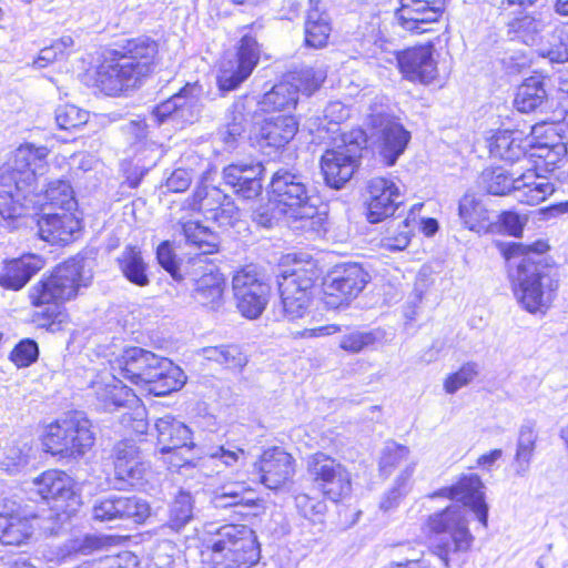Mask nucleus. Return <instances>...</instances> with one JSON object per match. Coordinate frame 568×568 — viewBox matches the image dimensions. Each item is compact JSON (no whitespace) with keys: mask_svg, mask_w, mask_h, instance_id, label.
<instances>
[{"mask_svg":"<svg viewBox=\"0 0 568 568\" xmlns=\"http://www.w3.org/2000/svg\"><path fill=\"white\" fill-rule=\"evenodd\" d=\"M515 179L504 169L494 168L481 173L479 184L488 194L505 195L511 192L515 195Z\"/></svg>","mask_w":568,"mask_h":568,"instance_id":"nucleus-45","label":"nucleus"},{"mask_svg":"<svg viewBox=\"0 0 568 568\" xmlns=\"http://www.w3.org/2000/svg\"><path fill=\"white\" fill-rule=\"evenodd\" d=\"M192 181V170L178 168L166 179V187L171 192H184L190 187Z\"/></svg>","mask_w":568,"mask_h":568,"instance_id":"nucleus-64","label":"nucleus"},{"mask_svg":"<svg viewBox=\"0 0 568 568\" xmlns=\"http://www.w3.org/2000/svg\"><path fill=\"white\" fill-rule=\"evenodd\" d=\"M102 395L101 400L105 410H124L121 415V423L136 434L146 433V410L136 393H102Z\"/></svg>","mask_w":568,"mask_h":568,"instance_id":"nucleus-24","label":"nucleus"},{"mask_svg":"<svg viewBox=\"0 0 568 568\" xmlns=\"http://www.w3.org/2000/svg\"><path fill=\"white\" fill-rule=\"evenodd\" d=\"M545 78L536 74L527 78L518 88L515 106L519 112L528 113L539 108L546 100Z\"/></svg>","mask_w":568,"mask_h":568,"instance_id":"nucleus-37","label":"nucleus"},{"mask_svg":"<svg viewBox=\"0 0 568 568\" xmlns=\"http://www.w3.org/2000/svg\"><path fill=\"white\" fill-rule=\"evenodd\" d=\"M92 277L89 261L84 257L75 256L55 266L49 276H43L29 291L31 304L44 307L34 313L33 321L43 327L52 325L60 314V305L74 298L79 288L87 287Z\"/></svg>","mask_w":568,"mask_h":568,"instance_id":"nucleus-6","label":"nucleus"},{"mask_svg":"<svg viewBox=\"0 0 568 568\" xmlns=\"http://www.w3.org/2000/svg\"><path fill=\"white\" fill-rule=\"evenodd\" d=\"M537 440V434L530 424L523 425L517 440V450L515 460L517 473L524 474L530 464Z\"/></svg>","mask_w":568,"mask_h":568,"instance_id":"nucleus-48","label":"nucleus"},{"mask_svg":"<svg viewBox=\"0 0 568 568\" xmlns=\"http://www.w3.org/2000/svg\"><path fill=\"white\" fill-rule=\"evenodd\" d=\"M315 280L316 273L313 270L296 267L285 271L277 281L280 295L312 296Z\"/></svg>","mask_w":568,"mask_h":568,"instance_id":"nucleus-35","label":"nucleus"},{"mask_svg":"<svg viewBox=\"0 0 568 568\" xmlns=\"http://www.w3.org/2000/svg\"><path fill=\"white\" fill-rule=\"evenodd\" d=\"M92 424L80 410H72L48 425L43 436L47 453L60 458L82 457L94 444Z\"/></svg>","mask_w":568,"mask_h":568,"instance_id":"nucleus-10","label":"nucleus"},{"mask_svg":"<svg viewBox=\"0 0 568 568\" xmlns=\"http://www.w3.org/2000/svg\"><path fill=\"white\" fill-rule=\"evenodd\" d=\"M119 267L124 277L136 286H146L150 283L148 265L142 257L140 248L126 246L118 257Z\"/></svg>","mask_w":568,"mask_h":568,"instance_id":"nucleus-38","label":"nucleus"},{"mask_svg":"<svg viewBox=\"0 0 568 568\" xmlns=\"http://www.w3.org/2000/svg\"><path fill=\"white\" fill-rule=\"evenodd\" d=\"M479 374V365L475 362H468L462 367L448 375L444 383L445 390H458L468 386Z\"/></svg>","mask_w":568,"mask_h":568,"instance_id":"nucleus-54","label":"nucleus"},{"mask_svg":"<svg viewBox=\"0 0 568 568\" xmlns=\"http://www.w3.org/2000/svg\"><path fill=\"white\" fill-rule=\"evenodd\" d=\"M151 514L146 500L134 495L109 494L98 497L92 506V518L106 524L131 521L142 524Z\"/></svg>","mask_w":568,"mask_h":568,"instance_id":"nucleus-12","label":"nucleus"},{"mask_svg":"<svg viewBox=\"0 0 568 568\" xmlns=\"http://www.w3.org/2000/svg\"><path fill=\"white\" fill-rule=\"evenodd\" d=\"M526 148L521 131L501 130L489 141L490 155L510 163L524 158Z\"/></svg>","mask_w":568,"mask_h":568,"instance_id":"nucleus-32","label":"nucleus"},{"mask_svg":"<svg viewBox=\"0 0 568 568\" xmlns=\"http://www.w3.org/2000/svg\"><path fill=\"white\" fill-rule=\"evenodd\" d=\"M297 121L293 115L281 114L264 119L255 129L252 140L267 155L284 148L296 134Z\"/></svg>","mask_w":568,"mask_h":568,"instance_id":"nucleus-17","label":"nucleus"},{"mask_svg":"<svg viewBox=\"0 0 568 568\" xmlns=\"http://www.w3.org/2000/svg\"><path fill=\"white\" fill-rule=\"evenodd\" d=\"M306 470L315 488L329 500L337 503L351 495V474L344 465L327 454L318 452L310 455Z\"/></svg>","mask_w":568,"mask_h":568,"instance_id":"nucleus-11","label":"nucleus"},{"mask_svg":"<svg viewBox=\"0 0 568 568\" xmlns=\"http://www.w3.org/2000/svg\"><path fill=\"white\" fill-rule=\"evenodd\" d=\"M74 41L70 36H63L55 40L50 47L41 49L39 57L33 61V65L43 69L57 60L69 55Z\"/></svg>","mask_w":568,"mask_h":568,"instance_id":"nucleus-50","label":"nucleus"},{"mask_svg":"<svg viewBox=\"0 0 568 568\" xmlns=\"http://www.w3.org/2000/svg\"><path fill=\"white\" fill-rule=\"evenodd\" d=\"M150 473V464L143 459L133 460L128 464L115 463L114 480L118 489L125 487L141 488L146 483Z\"/></svg>","mask_w":568,"mask_h":568,"instance_id":"nucleus-42","label":"nucleus"},{"mask_svg":"<svg viewBox=\"0 0 568 568\" xmlns=\"http://www.w3.org/2000/svg\"><path fill=\"white\" fill-rule=\"evenodd\" d=\"M38 344L30 338L19 342L10 354V359L18 367H28L38 359Z\"/></svg>","mask_w":568,"mask_h":568,"instance_id":"nucleus-56","label":"nucleus"},{"mask_svg":"<svg viewBox=\"0 0 568 568\" xmlns=\"http://www.w3.org/2000/svg\"><path fill=\"white\" fill-rule=\"evenodd\" d=\"M34 490L42 499L52 501L57 509L64 514L75 510L79 496L74 491V481L64 471L50 469L33 480Z\"/></svg>","mask_w":568,"mask_h":568,"instance_id":"nucleus-16","label":"nucleus"},{"mask_svg":"<svg viewBox=\"0 0 568 568\" xmlns=\"http://www.w3.org/2000/svg\"><path fill=\"white\" fill-rule=\"evenodd\" d=\"M258 470L261 483L270 489H277L294 476V459L282 448L273 447L261 456Z\"/></svg>","mask_w":568,"mask_h":568,"instance_id":"nucleus-27","label":"nucleus"},{"mask_svg":"<svg viewBox=\"0 0 568 568\" xmlns=\"http://www.w3.org/2000/svg\"><path fill=\"white\" fill-rule=\"evenodd\" d=\"M54 118L60 129L72 130L85 124L89 113L74 104H62L55 109Z\"/></svg>","mask_w":568,"mask_h":568,"instance_id":"nucleus-52","label":"nucleus"},{"mask_svg":"<svg viewBox=\"0 0 568 568\" xmlns=\"http://www.w3.org/2000/svg\"><path fill=\"white\" fill-rule=\"evenodd\" d=\"M547 250V243L537 241L529 246L514 243L504 253L509 264L514 295L531 314H545L559 286L557 272L542 256Z\"/></svg>","mask_w":568,"mask_h":568,"instance_id":"nucleus-3","label":"nucleus"},{"mask_svg":"<svg viewBox=\"0 0 568 568\" xmlns=\"http://www.w3.org/2000/svg\"><path fill=\"white\" fill-rule=\"evenodd\" d=\"M244 486H224L212 499V504L217 509L252 507L253 499L245 496Z\"/></svg>","mask_w":568,"mask_h":568,"instance_id":"nucleus-49","label":"nucleus"},{"mask_svg":"<svg viewBox=\"0 0 568 568\" xmlns=\"http://www.w3.org/2000/svg\"><path fill=\"white\" fill-rule=\"evenodd\" d=\"M207 361L216 362L227 368H242L247 363V356L239 345L207 346L201 349Z\"/></svg>","mask_w":568,"mask_h":568,"instance_id":"nucleus-43","label":"nucleus"},{"mask_svg":"<svg viewBox=\"0 0 568 568\" xmlns=\"http://www.w3.org/2000/svg\"><path fill=\"white\" fill-rule=\"evenodd\" d=\"M194 517V500L191 493L179 490L169 506L166 525L170 529L181 531Z\"/></svg>","mask_w":568,"mask_h":568,"instance_id":"nucleus-41","label":"nucleus"},{"mask_svg":"<svg viewBox=\"0 0 568 568\" xmlns=\"http://www.w3.org/2000/svg\"><path fill=\"white\" fill-rule=\"evenodd\" d=\"M227 200L219 187L202 185L196 187L189 203L191 211L202 212L206 216L212 215Z\"/></svg>","mask_w":568,"mask_h":568,"instance_id":"nucleus-44","label":"nucleus"},{"mask_svg":"<svg viewBox=\"0 0 568 568\" xmlns=\"http://www.w3.org/2000/svg\"><path fill=\"white\" fill-rule=\"evenodd\" d=\"M43 266V258L36 254L8 261L0 271V286L10 291H20Z\"/></svg>","mask_w":568,"mask_h":568,"instance_id":"nucleus-29","label":"nucleus"},{"mask_svg":"<svg viewBox=\"0 0 568 568\" xmlns=\"http://www.w3.org/2000/svg\"><path fill=\"white\" fill-rule=\"evenodd\" d=\"M105 541L103 538L95 535H85L83 538L71 540L67 545V550L70 555H91L97 550L104 547Z\"/></svg>","mask_w":568,"mask_h":568,"instance_id":"nucleus-59","label":"nucleus"},{"mask_svg":"<svg viewBox=\"0 0 568 568\" xmlns=\"http://www.w3.org/2000/svg\"><path fill=\"white\" fill-rule=\"evenodd\" d=\"M49 150L31 143L20 145L13 158L0 168V216L8 227L33 205L37 175L43 173Z\"/></svg>","mask_w":568,"mask_h":568,"instance_id":"nucleus-4","label":"nucleus"},{"mask_svg":"<svg viewBox=\"0 0 568 568\" xmlns=\"http://www.w3.org/2000/svg\"><path fill=\"white\" fill-rule=\"evenodd\" d=\"M549 48L541 49L540 55L552 63L568 61V23L557 27L552 33Z\"/></svg>","mask_w":568,"mask_h":568,"instance_id":"nucleus-51","label":"nucleus"},{"mask_svg":"<svg viewBox=\"0 0 568 568\" xmlns=\"http://www.w3.org/2000/svg\"><path fill=\"white\" fill-rule=\"evenodd\" d=\"M368 282V274L357 264L345 265L336 270L329 283L326 284L327 304L339 307L355 298Z\"/></svg>","mask_w":568,"mask_h":568,"instance_id":"nucleus-22","label":"nucleus"},{"mask_svg":"<svg viewBox=\"0 0 568 568\" xmlns=\"http://www.w3.org/2000/svg\"><path fill=\"white\" fill-rule=\"evenodd\" d=\"M540 153L537 155L542 161L541 171L552 172L555 169L560 166V163L565 161L567 153L564 144H557L551 148L545 146L539 149Z\"/></svg>","mask_w":568,"mask_h":568,"instance_id":"nucleus-60","label":"nucleus"},{"mask_svg":"<svg viewBox=\"0 0 568 568\" xmlns=\"http://www.w3.org/2000/svg\"><path fill=\"white\" fill-rule=\"evenodd\" d=\"M114 464L123 463L128 464L130 462H135L143 459L141 456V452L136 444L131 439H123L115 444L113 448Z\"/></svg>","mask_w":568,"mask_h":568,"instance_id":"nucleus-62","label":"nucleus"},{"mask_svg":"<svg viewBox=\"0 0 568 568\" xmlns=\"http://www.w3.org/2000/svg\"><path fill=\"white\" fill-rule=\"evenodd\" d=\"M331 31V19L324 10L320 9V0H310L304 23L305 44L314 49L325 47Z\"/></svg>","mask_w":568,"mask_h":568,"instance_id":"nucleus-31","label":"nucleus"},{"mask_svg":"<svg viewBox=\"0 0 568 568\" xmlns=\"http://www.w3.org/2000/svg\"><path fill=\"white\" fill-rule=\"evenodd\" d=\"M417 465L416 458L410 456L409 449L402 445L393 447V469L398 474L393 485V500L408 494L412 487V476Z\"/></svg>","mask_w":568,"mask_h":568,"instance_id":"nucleus-33","label":"nucleus"},{"mask_svg":"<svg viewBox=\"0 0 568 568\" xmlns=\"http://www.w3.org/2000/svg\"><path fill=\"white\" fill-rule=\"evenodd\" d=\"M549 14H524L508 22V32L524 43L534 45L537 43L540 33L549 24Z\"/></svg>","mask_w":568,"mask_h":568,"instance_id":"nucleus-36","label":"nucleus"},{"mask_svg":"<svg viewBox=\"0 0 568 568\" xmlns=\"http://www.w3.org/2000/svg\"><path fill=\"white\" fill-rule=\"evenodd\" d=\"M397 64L403 77L413 82L429 84L438 75L433 45L414 47L399 52Z\"/></svg>","mask_w":568,"mask_h":568,"instance_id":"nucleus-20","label":"nucleus"},{"mask_svg":"<svg viewBox=\"0 0 568 568\" xmlns=\"http://www.w3.org/2000/svg\"><path fill=\"white\" fill-rule=\"evenodd\" d=\"M381 100H387L382 98ZM369 132L359 128L341 135V144L328 149L321 158V170L326 184L335 190L342 189L354 175L362 158L363 149L368 145L377 152L384 163L390 165V113L383 101L371 106Z\"/></svg>","mask_w":568,"mask_h":568,"instance_id":"nucleus-2","label":"nucleus"},{"mask_svg":"<svg viewBox=\"0 0 568 568\" xmlns=\"http://www.w3.org/2000/svg\"><path fill=\"white\" fill-rule=\"evenodd\" d=\"M540 163L515 179V199L527 205H537L555 192L554 184L541 173Z\"/></svg>","mask_w":568,"mask_h":568,"instance_id":"nucleus-28","label":"nucleus"},{"mask_svg":"<svg viewBox=\"0 0 568 568\" xmlns=\"http://www.w3.org/2000/svg\"><path fill=\"white\" fill-rule=\"evenodd\" d=\"M158 43L149 37L126 39L97 69L94 85L106 95L139 88L152 71Z\"/></svg>","mask_w":568,"mask_h":568,"instance_id":"nucleus-5","label":"nucleus"},{"mask_svg":"<svg viewBox=\"0 0 568 568\" xmlns=\"http://www.w3.org/2000/svg\"><path fill=\"white\" fill-rule=\"evenodd\" d=\"M239 210L235 204L229 199L207 219L213 220L219 226L227 227L233 226L239 220Z\"/></svg>","mask_w":568,"mask_h":568,"instance_id":"nucleus-63","label":"nucleus"},{"mask_svg":"<svg viewBox=\"0 0 568 568\" xmlns=\"http://www.w3.org/2000/svg\"><path fill=\"white\" fill-rule=\"evenodd\" d=\"M295 505L303 517L313 520L316 516L323 515L326 509V505L323 501L316 500L306 494L295 496Z\"/></svg>","mask_w":568,"mask_h":568,"instance_id":"nucleus-61","label":"nucleus"},{"mask_svg":"<svg viewBox=\"0 0 568 568\" xmlns=\"http://www.w3.org/2000/svg\"><path fill=\"white\" fill-rule=\"evenodd\" d=\"M263 171L260 162L232 163L224 168L222 176L225 185H229L237 196L251 200L262 193Z\"/></svg>","mask_w":568,"mask_h":568,"instance_id":"nucleus-25","label":"nucleus"},{"mask_svg":"<svg viewBox=\"0 0 568 568\" xmlns=\"http://www.w3.org/2000/svg\"><path fill=\"white\" fill-rule=\"evenodd\" d=\"M271 192L284 215L302 223L301 229L316 230L323 219L311 203L306 178L287 169L277 170L271 180Z\"/></svg>","mask_w":568,"mask_h":568,"instance_id":"nucleus-9","label":"nucleus"},{"mask_svg":"<svg viewBox=\"0 0 568 568\" xmlns=\"http://www.w3.org/2000/svg\"><path fill=\"white\" fill-rule=\"evenodd\" d=\"M121 363L122 377L138 386L156 384L164 390H181L187 381L183 369L171 359L141 347L126 348Z\"/></svg>","mask_w":568,"mask_h":568,"instance_id":"nucleus-8","label":"nucleus"},{"mask_svg":"<svg viewBox=\"0 0 568 568\" xmlns=\"http://www.w3.org/2000/svg\"><path fill=\"white\" fill-rule=\"evenodd\" d=\"M232 286L236 306L242 315L247 318L258 317L267 304L270 285L257 272L256 266L247 265L237 271L233 276Z\"/></svg>","mask_w":568,"mask_h":568,"instance_id":"nucleus-13","label":"nucleus"},{"mask_svg":"<svg viewBox=\"0 0 568 568\" xmlns=\"http://www.w3.org/2000/svg\"><path fill=\"white\" fill-rule=\"evenodd\" d=\"M156 260L159 264L171 274L175 281H184L185 273L179 265L176 255L169 241H163L156 248ZM183 272L185 270L183 268Z\"/></svg>","mask_w":568,"mask_h":568,"instance_id":"nucleus-55","label":"nucleus"},{"mask_svg":"<svg viewBox=\"0 0 568 568\" xmlns=\"http://www.w3.org/2000/svg\"><path fill=\"white\" fill-rule=\"evenodd\" d=\"M186 209L181 206L179 212L172 213L171 222L175 235L183 236L185 243L193 246L201 255L213 254L219 251V236L199 221L186 217Z\"/></svg>","mask_w":568,"mask_h":568,"instance_id":"nucleus-23","label":"nucleus"},{"mask_svg":"<svg viewBox=\"0 0 568 568\" xmlns=\"http://www.w3.org/2000/svg\"><path fill=\"white\" fill-rule=\"evenodd\" d=\"M33 527L30 520L19 515L0 514V542L19 546L31 537Z\"/></svg>","mask_w":568,"mask_h":568,"instance_id":"nucleus-40","label":"nucleus"},{"mask_svg":"<svg viewBox=\"0 0 568 568\" xmlns=\"http://www.w3.org/2000/svg\"><path fill=\"white\" fill-rule=\"evenodd\" d=\"M158 433V447L161 454L172 453L169 463L172 467H182L189 459L180 457L179 450L193 447L192 432L183 423L171 416H164L155 422Z\"/></svg>","mask_w":568,"mask_h":568,"instance_id":"nucleus-19","label":"nucleus"},{"mask_svg":"<svg viewBox=\"0 0 568 568\" xmlns=\"http://www.w3.org/2000/svg\"><path fill=\"white\" fill-rule=\"evenodd\" d=\"M31 446L28 443H17L10 446L1 460V468L9 474H14L29 463Z\"/></svg>","mask_w":568,"mask_h":568,"instance_id":"nucleus-53","label":"nucleus"},{"mask_svg":"<svg viewBox=\"0 0 568 568\" xmlns=\"http://www.w3.org/2000/svg\"><path fill=\"white\" fill-rule=\"evenodd\" d=\"M184 270V280H189L192 284L194 300L203 306L217 308L222 303L224 291V277L217 267L207 264L206 258L199 256L189 261Z\"/></svg>","mask_w":568,"mask_h":568,"instance_id":"nucleus-14","label":"nucleus"},{"mask_svg":"<svg viewBox=\"0 0 568 568\" xmlns=\"http://www.w3.org/2000/svg\"><path fill=\"white\" fill-rule=\"evenodd\" d=\"M280 296L284 317L288 321L302 318L306 314L312 298V296L303 294L298 297L288 295Z\"/></svg>","mask_w":568,"mask_h":568,"instance_id":"nucleus-57","label":"nucleus"},{"mask_svg":"<svg viewBox=\"0 0 568 568\" xmlns=\"http://www.w3.org/2000/svg\"><path fill=\"white\" fill-rule=\"evenodd\" d=\"M386 332L381 328L371 331H352L344 334L339 341V347L348 353L356 354L364 348L374 345L376 342L384 339Z\"/></svg>","mask_w":568,"mask_h":568,"instance_id":"nucleus-46","label":"nucleus"},{"mask_svg":"<svg viewBox=\"0 0 568 568\" xmlns=\"http://www.w3.org/2000/svg\"><path fill=\"white\" fill-rule=\"evenodd\" d=\"M483 483L475 474L462 477L455 485L440 488L430 498L445 497L460 501L428 516L425 527L434 552L445 564L449 565L450 556L468 551L474 542V536L468 527V510L470 508L484 527L488 524V506L485 503Z\"/></svg>","mask_w":568,"mask_h":568,"instance_id":"nucleus-1","label":"nucleus"},{"mask_svg":"<svg viewBox=\"0 0 568 568\" xmlns=\"http://www.w3.org/2000/svg\"><path fill=\"white\" fill-rule=\"evenodd\" d=\"M80 227V220L71 212L48 213L37 219L38 236L52 245L72 242Z\"/></svg>","mask_w":568,"mask_h":568,"instance_id":"nucleus-26","label":"nucleus"},{"mask_svg":"<svg viewBox=\"0 0 568 568\" xmlns=\"http://www.w3.org/2000/svg\"><path fill=\"white\" fill-rule=\"evenodd\" d=\"M367 220L378 223L388 216L390 206V184L384 178H373L368 182Z\"/></svg>","mask_w":568,"mask_h":568,"instance_id":"nucleus-34","label":"nucleus"},{"mask_svg":"<svg viewBox=\"0 0 568 568\" xmlns=\"http://www.w3.org/2000/svg\"><path fill=\"white\" fill-rule=\"evenodd\" d=\"M45 203L52 207H59L64 212H71L77 205L73 190L68 181L57 180L49 183L44 192Z\"/></svg>","mask_w":568,"mask_h":568,"instance_id":"nucleus-47","label":"nucleus"},{"mask_svg":"<svg viewBox=\"0 0 568 568\" xmlns=\"http://www.w3.org/2000/svg\"><path fill=\"white\" fill-rule=\"evenodd\" d=\"M458 217L463 226L471 232L481 233L488 230L489 211L481 196L467 191L458 202Z\"/></svg>","mask_w":568,"mask_h":568,"instance_id":"nucleus-30","label":"nucleus"},{"mask_svg":"<svg viewBox=\"0 0 568 568\" xmlns=\"http://www.w3.org/2000/svg\"><path fill=\"white\" fill-rule=\"evenodd\" d=\"M281 215H284V213L278 204L268 202L258 205L253 211L252 219L257 225L271 229L278 222Z\"/></svg>","mask_w":568,"mask_h":568,"instance_id":"nucleus-58","label":"nucleus"},{"mask_svg":"<svg viewBox=\"0 0 568 568\" xmlns=\"http://www.w3.org/2000/svg\"><path fill=\"white\" fill-rule=\"evenodd\" d=\"M202 547L212 568H251L261 558L257 536L246 525H210L203 532Z\"/></svg>","mask_w":568,"mask_h":568,"instance_id":"nucleus-7","label":"nucleus"},{"mask_svg":"<svg viewBox=\"0 0 568 568\" xmlns=\"http://www.w3.org/2000/svg\"><path fill=\"white\" fill-rule=\"evenodd\" d=\"M297 97V85L286 80L275 84L263 95L260 102L261 109L266 112L290 110L295 108Z\"/></svg>","mask_w":568,"mask_h":568,"instance_id":"nucleus-39","label":"nucleus"},{"mask_svg":"<svg viewBox=\"0 0 568 568\" xmlns=\"http://www.w3.org/2000/svg\"><path fill=\"white\" fill-rule=\"evenodd\" d=\"M261 49L256 39L244 34L237 45L234 59L224 60L217 75L219 88L222 91L235 90L253 72L260 61Z\"/></svg>","mask_w":568,"mask_h":568,"instance_id":"nucleus-15","label":"nucleus"},{"mask_svg":"<svg viewBox=\"0 0 568 568\" xmlns=\"http://www.w3.org/2000/svg\"><path fill=\"white\" fill-rule=\"evenodd\" d=\"M202 87L197 83H187L178 93L166 101L158 104L153 115L159 123L169 118L182 122H193L201 111Z\"/></svg>","mask_w":568,"mask_h":568,"instance_id":"nucleus-18","label":"nucleus"},{"mask_svg":"<svg viewBox=\"0 0 568 568\" xmlns=\"http://www.w3.org/2000/svg\"><path fill=\"white\" fill-rule=\"evenodd\" d=\"M395 14L399 24L410 32L424 33L436 22L443 11L444 0H398Z\"/></svg>","mask_w":568,"mask_h":568,"instance_id":"nucleus-21","label":"nucleus"}]
</instances>
